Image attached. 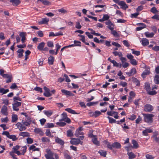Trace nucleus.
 <instances>
[{
  "label": "nucleus",
  "mask_w": 159,
  "mask_h": 159,
  "mask_svg": "<svg viewBox=\"0 0 159 159\" xmlns=\"http://www.w3.org/2000/svg\"><path fill=\"white\" fill-rule=\"evenodd\" d=\"M26 121L24 120H22L21 122L17 123L16 125L19 129L20 131L25 130L26 129V126H30L32 122V120L30 117H27Z\"/></svg>",
  "instance_id": "nucleus-1"
},
{
  "label": "nucleus",
  "mask_w": 159,
  "mask_h": 159,
  "mask_svg": "<svg viewBox=\"0 0 159 159\" xmlns=\"http://www.w3.org/2000/svg\"><path fill=\"white\" fill-rule=\"evenodd\" d=\"M20 146L18 145H16L14 146L12 148V150L9 152V155L11 156L13 159H17L16 155L14 153H15L18 155L20 156L21 155V152L18 150L20 148Z\"/></svg>",
  "instance_id": "nucleus-2"
},
{
  "label": "nucleus",
  "mask_w": 159,
  "mask_h": 159,
  "mask_svg": "<svg viewBox=\"0 0 159 159\" xmlns=\"http://www.w3.org/2000/svg\"><path fill=\"white\" fill-rule=\"evenodd\" d=\"M144 121L148 123H151L153 122V118L154 115L151 114H143Z\"/></svg>",
  "instance_id": "nucleus-3"
},
{
  "label": "nucleus",
  "mask_w": 159,
  "mask_h": 159,
  "mask_svg": "<svg viewBox=\"0 0 159 159\" xmlns=\"http://www.w3.org/2000/svg\"><path fill=\"white\" fill-rule=\"evenodd\" d=\"M144 89L147 92V93L150 95H153L157 94V92L155 90H151V88L149 83L145 84Z\"/></svg>",
  "instance_id": "nucleus-4"
},
{
  "label": "nucleus",
  "mask_w": 159,
  "mask_h": 159,
  "mask_svg": "<svg viewBox=\"0 0 159 159\" xmlns=\"http://www.w3.org/2000/svg\"><path fill=\"white\" fill-rule=\"evenodd\" d=\"M45 43L44 42H42L39 43L37 46V48L40 51H48V48L47 47L44 48Z\"/></svg>",
  "instance_id": "nucleus-5"
},
{
  "label": "nucleus",
  "mask_w": 159,
  "mask_h": 159,
  "mask_svg": "<svg viewBox=\"0 0 159 159\" xmlns=\"http://www.w3.org/2000/svg\"><path fill=\"white\" fill-rule=\"evenodd\" d=\"M46 152L47 154H45V156L47 159H54V153L50 149H47Z\"/></svg>",
  "instance_id": "nucleus-6"
},
{
  "label": "nucleus",
  "mask_w": 159,
  "mask_h": 159,
  "mask_svg": "<svg viewBox=\"0 0 159 159\" xmlns=\"http://www.w3.org/2000/svg\"><path fill=\"white\" fill-rule=\"evenodd\" d=\"M107 114L109 116H112L116 119H119V117L118 116V112L116 111H107Z\"/></svg>",
  "instance_id": "nucleus-7"
},
{
  "label": "nucleus",
  "mask_w": 159,
  "mask_h": 159,
  "mask_svg": "<svg viewBox=\"0 0 159 159\" xmlns=\"http://www.w3.org/2000/svg\"><path fill=\"white\" fill-rule=\"evenodd\" d=\"M153 110V107L150 104H147L144 106V110L145 111L150 112Z\"/></svg>",
  "instance_id": "nucleus-8"
},
{
  "label": "nucleus",
  "mask_w": 159,
  "mask_h": 159,
  "mask_svg": "<svg viewBox=\"0 0 159 159\" xmlns=\"http://www.w3.org/2000/svg\"><path fill=\"white\" fill-rule=\"evenodd\" d=\"M61 91L62 93L66 95L67 97H68L69 96H74V94H73L70 91L65 89H62Z\"/></svg>",
  "instance_id": "nucleus-9"
},
{
  "label": "nucleus",
  "mask_w": 159,
  "mask_h": 159,
  "mask_svg": "<svg viewBox=\"0 0 159 159\" xmlns=\"http://www.w3.org/2000/svg\"><path fill=\"white\" fill-rule=\"evenodd\" d=\"M81 142V144L82 145V142H81L80 139H73L70 141V143L71 144L75 145H77Z\"/></svg>",
  "instance_id": "nucleus-10"
},
{
  "label": "nucleus",
  "mask_w": 159,
  "mask_h": 159,
  "mask_svg": "<svg viewBox=\"0 0 159 159\" xmlns=\"http://www.w3.org/2000/svg\"><path fill=\"white\" fill-rule=\"evenodd\" d=\"M1 113L5 116H7L8 115L7 108L6 106L3 105L2 106L1 110Z\"/></svg>",
  "instance_id": "nucleus-11"
},
{
  "label": "nucleus",
  "mask_w": 159,
  "mask_h": 159,
  "mask_svg": "<svg viewBox=\"0 0 159 159\" xmlns=\"http://www.w3.org/2000/svg\"><path fill=\"white\" fill-rule=\"evenodd\" d=\"M91 116H94L96 118L101 114V112L98 111H96L94 112H90L89 113Z\"/></svg>",
  "instance_id": "nucleus-12"
},
{
  "label": "nucleus",
  "mask_w": 159,
  "mask_h": 159,
  "mask_svg": "<svg viewBox=\"0 0 159 159\" xmlns=\"http://www.w3.org/2000/svg\"><path fill=\"white\" fill-rule=\"evenodd\" d=\"M136 73V69L134 68H132L129 72H126V74L128 76L134 75Z\"/></svg>",
  "instance_id": "nucleus-13"
},
{
  "label": "nucleus",
  "mask_w": 159,
  "mask_h": 159,
  "mask_svg": "<svg viewBox=\"0 0 159 159\" xmlns=\"http://www.w3.org/2000/svg\"><path fill=\"white\" fill-rule=\"evenodd\" d=\"M82 129V127H80L78 129H77L75 134V135L76 137H78L79 135L84 134V133L83 132L80 133V132H81Z\"/></svg>",
  "instance_id": "nucleus-14"
},
{
  "label": "nucleus",
  "mask_w": 159,
  "mask_h": 159,
  "mask_svg": "<svg viewBox=\"0 0 159 159\" xmlns=\"http://www.w3.org/2000/svg\"><path fill=\"white\" fill-rule=\"evenodd\" d=\"M137 25H141L142 26H140V27H137L136 28V31H140V30H142L143 29L145 28L146 26V25L143 23H139L138 24H137Z\"/></svg>",
  "instance_id": "nucleus-15"
},
{
  "label": "nucleus",
  "mask_w": 159,
  "mask_h": 159,
  "mask_svg": "<svg viewBox=\"0 0 159 159\" xmlns=\"http://www.w3.org/2000/svg\"><path fill=\"white\" fill-rule=\"evenodd\" d=\"M19 35L21 38V41L22 43H24L25 42V41L26 39V33L21 32L20 33Z\"/></svg>",
  "instance_id": "nucleus-16"
},
{
  "label": "nucleus",
  "mask_w": 159,
  "mask_h": 159,
  "mask_svg": "<svg viewBox=\"0 0 159 159\" xmlns=\"http://www.w3.org/2000/svg\"><path fill=\"white\" fill-rule=\"evenodd\" d=\"M132 143L133 145L130 146V147L136 149L139 147V145L137 141L134 140H133L132 141Z\"/></svg>",
  "instance_id": "nucleus-17"
},
{
  "label": "nucleus",
  "mask_w": 159,
  "mask_h": 159,
  "mask_svg": "<svg viewBox=\"0 0 159 159\" xmlns=\"http://www.w3.org/2000/svg\"><path fill=\"white\" fill-rule=\"evenodd\" d=\"M119 5L121 6V8L124 10H126L128 8V6L124 1H121Z\"/></svg>",
  "instance_id": "nucleus-18"
},
{
  "label": "nucleus",
  "mask_w": 159,
  "mask_h": 159,
  "mask_svg": "<svg viewBox=\"0 0 159 159\" xmlns=\"http://www.w3.org/2000/svg\"><path fill=\"white\" fill-rule=\"evenodd\" d=\"M10 2L12 3L14 6H17L20 3V0H10Z\"/></svg>",
  "instance_id": "nucleus-19"
},
{
  "label": "nucleus",
  "mask_w": 159,
  "mask_h": 159,
  "mask_svg": "<svg viewBox=\"0 0 159 159\" xmlns=\"http://www.w3.org/2000/svg\"><path fill=\"white\" fill-rule=\"evenodd\" d=\"M141 42L142 45L144 46H147L149 44L148 40L146 38H143Z\"/></svg>",
  "instance_id": "nucleus-20"
},
{
  "label": "nucleus",
  "mask_w": 159,
  "mask_h": 159,
  "mask_svg": "<svg viewBox=\"0 0 159 159\" xmlns=\"http://www.w3.org/2000/svg\"><path fill=\"white\" fill-rule=\"evenodd\" d=\"M112 147L113 148L120 149L121 148V145L120 143L118 142H115L112 143Z\"/></svg>",
  "instance_id": "nucleus-21"
},
{
  "label": "nucleus",
  "mask_w": 159,
  "mask_h": 159,
  "mask_svg": "<svg viewBox=\"0 0 159 159\" xmlns=\"http://www.w3.org/2000/svg\"><path fill=\"white\" fill-rule=\"evenodd\" d=\"M55 142L61 145H63L64 144V142L62 139H60L58 137H57L55 139Z\"/></svg>",
  "instance_id": "nucleus-22"
},
{
  "label": "nucleus",
  "mask_w": 159,
  "mask_h": 159,
  "mask_svg": "<svg viewBox=\"0 0 159 159\" xmlns=\"http://www.w3.org/2000/svg\"><path fill=\"white\" fill-rule=\"evenodd\" d=\"M104 143L107 145V147L110 150L113 149V147H112V144H111V143L107 140H105Z\"/></svg>",
  "instance_id": "nucleus-23"
},
{
  "label": "nucleus",
  "mask_w": 159,
  "mask_h": 159,
  "mask_svg": "<svg viewBox=\"0 0 159 159\" xmlns=\"http://www.w3.org/2000/svg\"><path fill=\"white\" fill-rule=\"evenodd\" d=\"M127 154L129 156V159H133L136 157V155L132 152H128Z\"/></svg>",
  "instance_id": "nucleus-24"
},
{
  "label": "nucleus",
  "mask_w": 159,
  "mask_h": 159,
  "mask_svg": "<svg viewBox=\"0 0 159 159\" xmlns=\"http://www.w3.org/2000/svg\"><path fill=\"white\" fill-rule=\"evenodd\" d=\"M54 61V57L51 56H49L48 58V62L49 65H52L53 64Z\"/></svg>",
  "instance_id": "nucleus-25"
},
{
  "label": "nucleus",
  "mask_w": 159,
  "mask_h": 159,
  "mask_svg": "<svg viewBox=\"0 0 159 159\" xmlns=\"http://www.w3.org/2000/svg\"><path fill=\"white\" fill-rule=\"evenodd\" d=\"M29 150L30 151L32 150V151H39L40 150V148H36V147L33 144L31 145L29 148Z\"/></svg>",
  "instance_id": "nucleus-26"
},
{
  "label": "nucleus",
  "mask_w": 159,
  "mask_h": 159,
  "mask_svg": "<svg viewBox=\"0 0 159 159\" xmlns=\"http://www.w3.org/2000/svg\"><path fill=\"white\" fill-rule=\"evenodd\" d=\"M49 20L47 18H44L42 19V20L39 23L41 24H47L48 23Z\"/></svg>",
  "instance_id": "nucleus-27"
},
{
  "label": "nucleus",
  "mask_w": 159,
  "mask_h": 159,
  "mask_svg": "<svg viewBox=\"0 0 159 159\" xmlns=\"http://www.w3.org/2000/svg\"><path fill=\"white\" fill-rule=\"evenodd\" d=\"M65 110L66 111H67L69 113H70L72 114H79V113H76L74 110L70 108H66L65 109Z\"/></svg>",
  "instance_id": "nucleus-28"
},
{
  "label": "nucleus",
  "mask_w": 159,
  "mask_h": 159,
  "mask_svg": "<svg viewBox=\"0 0 159 159\" xmlns=\"http://www.w3.org/2000/svg\"><path fill=\"white\" fill-rule=\"evenodd\" d=\"M158 134L157 132L154 133L152 137L153 138L154 140L157 142H159V137H157V135Z\"/></svg>",
  "instance_id": "nucleus-29"
},
{
  "label": "nucleus",
  "mask_w": 159,
  "mask_h": 159,
  "mask_svg": "<svg viewBox=\"0 0 159 159\" xmlns=\"http://www.w3.org/2000/svg\"><path fill=\"white\" fill-rule=\"evenodd\" d=\"M19 135L22 136L23 137H27L30 136V135L28 132H20L19 134Z\"/></svg>",
  "instance_id": "nucleus-30"
},
{
  "label": "nucleus",
  "mask_w": 159,
  "mask_h": 159,
  "mask_svg": "<svg viewBox=\"0 0 159 159\" xmlns=\"http://www.w3.org/2000/svg\"><path fill=\"white\" fill-rule=\"evenodd\" d=\"M92 140L93 143L95 145H99V143L98 141L97 140V138H96V136H95L93 138Z\"/></svg>",
  "instance_id": "nucleus-31"
},
{
  "label": "nucleus",
  "mask_w": 159,
  "mask_h": 159,
  "mask_svg": "<svg viewBox=\"0 0 159 159\" xmlns=\"http://www.w3.org/2000/svg\"><path fill=\"white\" fill-rule=\"evenodd\" d=\"M17 116L16 114H12L11 117V122L13 123L16 122L18 120Z\"/></svg>",
  "instance_id": "nucleus-32"
},
{
  "label": "nucleus",
  "mask_w": 159,
  "mask_h": 159,
  "mask_svg": "<svg viewBox=\"0 0 159 159\" xmlns=\"http://www.w3.org/2000/svg\"><path fill=\"white\" fill-rule=\"evenodd\" d=\"M43 113L45 115H46L48 117H49L52 115L53 112L51 110H44L43 111Z\"/></svg>",
  "instance_id": "nucleus-33"
},
{
  "label": "nucleus",
  "mask_w": 159,
  "mask_h": 159,
  "mask_svg": "<svg viewBox=\"0 0 159 159\" xmlns=\"http://www.w3.org/2000/svg\"><path fill=\"white\" fill-rule=\"evenodd\" d=\"M17 52L19 53L18 57L19 58H21L23 56V53L24 51L23 49H19L17 51Z\"/></svg>",
  "instance_id": "nucleus-34"
},
{
  "label": "nucleus",
  "mask_w": 159,
  "mask_h": 159,
  "mask_svg": "<svg viewBox=\"0 0 159 159\" xmlns=\"http://www.w3.org/2000/svg\"><path fill=\"white\" fill-rule=\"evenodd\" d=\"M144 34L147 38H152L153 37L154 33L152 32L149 33L148 32H146L144 33Z\"/></svg>",
  "instance_id": "nucleus-35"
},
{
  "label": "nucleus",
  "mask_w": 159,
  "mask_h": 159,
  "mask_svg": "<svg viewBox=\"0 0 159 159\" xmlns=\"http://www.w3.org/2000/svg\"><path fill=\"white\" fill-rule=\"evenodd\" d=\"M112 53L115 56H118L119 57L123 56L122 52H120L114 51L112 52Z\"/></svg>",
  "instance_id": "nucleus-36"
},
{
  "label": "nucleus",
  "mask_w": 159,
  "mask_h": 159,
  "mask_svg": "<svg viewBox=\"0 0 159 159\" xmlns=\"http://www.w3.org/2000/svg\"><path fill=\"white\" fill-rule=\"evenodd\" d=\"M8 89H5L3 88H0V93L2 94H5L9 92Z\"/></svg>",
  "instance_id": "nucleus-37"
},
{
  "label": "nucleus",
  "mask_w": 159,
  "mask_h": 159,
  "mask_svg": "<svg viewBox=\"0 0 159 159\" xmlns=\"http://www.w3.org/2000/svg\"><path fill=\"white\" fill-rule=\"evenodd\" d=\"M107 118L109 120V123L112 124L113 123H115L116 122V120L112 117L108 116L107 117Z\"/></svg>",
  "instance_id": "nucleus-38"
},
{
  "label": "nucleus",
  "mask_w": 159,
  "mask_h": 159,
  "mask_svg": "<svg viewBox=\"0 0 159 159\" xmlns=\"http://www.w3.org/2000/svg\"><path fill=\"white\" fill-rule=\"evenodd\" d=\"M67 136L68 137H73L74 135L71 129H68L67 131Z\"/></svg>",
  "instance_id": "nucleus-39"
},
{
  "label": "nucleus",
  "mask_w": 159,
  "mask_h": 159,
  "mask_svg": "<svg viewBox=\"0 0 159 159\" xmlns=\"http://www.w3.org/2000/svg\"><path fill=\"white\" fill-rule=\"evenodd\" d=\"M98 153L100 154V155L102 156H103L104 157H106L107 155V152L106 151H105L102 150H100L98 151Z\"/></svg>",
  "instance_id": "nucleus-40"
},
{
  "label": "nucleus",
  "mask_w": 159,
  "mask_h": 159,
  "mask_svg": "<svg viewBox=\"0 0 159 159\" xmlns=\"http://www.w3.org/2000/svg\"><path fill=\"white\" fill-rule=\"evenodd\" d=\"M132 78L133 81L136 84L137 86H138L140 85V82L136 78L134 77H133Z\"/></svg>",
  "instance_id": "nucleus-41"
},
{
  "label": "nucleus",
  "mask_w": 159,
  "mask_h": 159,
  "mask_svg": "<svg viewBox=\"0 0 159 159\" xmlns=\"http://www.w3.org/2000/svg\"><path fill=\"white\" fill-rule=\"evenodd\" d=\"M154 83L156 84H159V75H156L154 78Z\"/></svg>",
  "instance_id": "nucleus-42"
},
{
  "label": "nucleus",
  "mask_w": 159,
  "mask_h": 159,
  "mask_svg": "<svg viewBox=\"0 0 159 159\" xmlns=\"http://www.w3.org/2000/svg\"><path fill=\"white\" fill-rule=\"evenodd\" d=\"M8 138L11 139L12 141H15L17 140L18 138L16 137L15 135H10Z\"/></svg>",
  "instance_id": "nucleus-43"
},
{
  "label": "nucleus",
  "mask_w": 159,
  "mask_h": 159,
  "mask_svg": "<svg viewBox=\"0 0 159 159\" xmlns=\"http://www.w3.org/2000/svg\"><path fill=\"white\" fill-rule=\"evenodd\" d=\"M131 50L133 54H134L137 56H139L140 54V52L139 51H135L133 49H131Z\"/></svg>",
  "instance_id": "nucleus-44"
},
{
  "label": "nucleus",
  "mask_w": 159,
  "mask_h": 159,
  "mask_svg": "<svg viewBox=\"0 0 159 159\" xmlns=\"http://www.w3.org/2000/svg\"><path fill=\"white\" fill-rule=\"evenodd\" d=\"M62 118L60 121L64 120L67 117V114L66 112H63L61 114Z\"/></svg>",
  "instance_id": "nucleus-45"
},
{
  "label": "nucleus",
  "mask_w": 159,
  "mask_h": 159,
  "mask_svg": "<svg viewBox=\"0 0 159 159\" xmlns=\"http://www.w3.org/2000/svg\"><path fill=\"white\" fill-rule=\"evenodd\" d=\"M111 34L115 37H118L119 36L118 33L115 30H111Z\"/></svg>",
  "instance_id": "nucleus-46"
},
{
  "label": "nucleus",
  "mask_w": 159,
  "mask_h": 159,
  "mask_svg": "<svg viewBox=\"0 0 159 159\" xmlns=\"http://www.w3.org/2000/svg\"><path fill=\"white\" fill-rule=\"evenodd\" d=\"M48 47L50 48H53L54 47L53 42L52 41H48L47 43Z\"/></svg>",
  "instance_id": "nucleus-47"
},
{
  "label": "nucleus",
  "mask_w": 159,
  "mask_h": 159,
  "mask_svg": "<svg viewBox=\"0 0 159 159\" xmlns=\"http://www.w3.org/2000/svg\"><path fill=\"white\" fill-rule=\"evenodd\" d=\"M41 2L44 5H49V2L47 0H38Z\"/></svg>",
  "instance_id": "nucleus-48"
},
{
  "label": "nucleus",
  "mask_w": 159,
  "mask_h": 159,
  "mask_svg": "<svg viewBox=\"0 0 159 159\" xmlns=\"http://www.w3.org/2000/svg\"><path fill=\"white\" fill-rule=\"evenodd\" d=\"M98 102H91L87 103L86 105L88 107H91L93 106L94 105L97 104Z\"/></svg>",
  "instance_id": "nucleus-49"
},
{
  "label": "nucleus",
  "mask_w": 159,
  "mask_h": 159,
  "mask_svg": "<svg viewBox=\"0 0 159 159\" xmlns=\"http://www.w3.org/2000/svg\"><path fill=\"white\" fill-rule=\"evenodd\" d=\"M41 140L43 142H50V139L45 137H43L41 139Z\"/></svg>",
  "instance_id": "nucleus-50"
},
{
  "label": "nucleus",
  "mask_w": 159,
  "mask_h": 159,
  "mask_svg": "<svg viewBox=\"0 0 159 159\" xmlns=\"http://www.w3.org/2000/svg\"><path fill=\"white\" fill-rule=\"evenodd\" d=\"M56 124L61 127L65 126L66 125V123L64 122H57Z\"/></svg>",
  "instance_id": "nucleus-51"
},
{
  "label": "nucleus",
  "mask_w": 159,
  "mask_h": 159,
  "mask_svg": "<svg viewBox=\"0 0 159 159\" xmlns=\"http://www.w3.org/2000/svg\"><path fill=\"white\" fill-rule=\"evenodd\" d=\"M131 64L134 65L136 66L137 64V61L134 58L130 61Z\"/></svg>",
  "instance_id": "nucleus-52"
},
{
  "label": "nucleus",
  "mask_w": 159,
  "mask_h": 159,
  "mask_svg": "<svg viewBox=\"0 0 159 159\" xmlns=\"http://www.w3.org/2000/svg\"><path fill=\"white\" fill-rule=\"evenodd\" d=\"M27 143L30 144L33 143V140L31 138L28 137L26 139Z\"/></svg>",
  "instance_id": "nucleus-53"
},
{
  "label": "nucleus",
  "mask_w": 159,
  "mask_h": 159,
  "mask_svg": "<svg viewBox=\"0 0 159 159\" xmlns=\"http://www.w3.org/2000/svg\"><path fill=\"white\" fill-rule=\"evenodd\" d=\"M64 80H65L67 82H69L70 81V80L68 76L66 74H64Z\"/></svg>",
  "instance_id": "nucleus-54"
},
{
  "label": "nucleus",
  "mask_w": 159,
  "mask_h": 159,
  "mask_svg": "<svg viewBox=\"0 0 159 159\" xmlns=\"http://www.w3.org/2000/svg\"><path fill=\"white\" fill-rule=\"evenodd\" d=\"M123 43L124 45L127 47H129L130 46V45L127 40H124L123 41Z\"/></svg>",
  "instance_id": "nucleus-55"
},
{
  "label": "nucleus",
  "mask_w": 159,
  "mask_h": 159,
  "mask_svg": "<svg viewBox=\"0 0 159 159\" xmlns=\"http://www.w3.org/2000/svg\"><path fill=\"white\" fill-rule=\"evenodd\" d=\"M150 11L151 12L154 14H156L158 12V11L157 10L156 8L155 7H152Z\"/></svg>",
  "instance_id": "nucleus-56"
},
{
  "label": "nucleus",
  "mask_w": 159,
  "mask_h": 159,
  "mask_svg": "<svg viewBox=\"0 0 159 159\" xmlns=\"http://www.w3.org/2000/svg\"><path fill=\"white\" fill-rule=\"evenodd\" d=\"M146 159H154V157L151 155L147 154L145 155Z\"/></svg>",
  "instance_id": "nucleus-57"
},
{
  "label": "nucleus",
  "mask_w": 159,
  "mask_h": 159,
  "mask_svg": "<svg viewBox=\"0 0 159 159\" xmlns=\"http://www.w3.org/2000/svg\"><path fill=\"white\" fill-rule=\"evenodd\" d=\"M46 128H52L54 127V125L53 123H48L46 125Z\"/></svg>",
  "instance_id": "nucleus-58"
},
{
  "label": "nucleus",
  "mask_w": 159,
  "mask_h": 159,
  "mask_svg": "<svg viewBox=\"0 0 159 159\" xmlns=\"http://www.w3.org/2000/svg\"><path fill=\"white\" fill-rule=\"evenodd\" d=\"M43 95L46 97H49L52 96V94L50 93V92H44L43 93Z\"/></svg>",
  "instance_id": "nucleus-59"
},
{
  "label": "nucleus",
  "mask_w": 159,
  "mask_h": 159,
  "mask_svg": "<svg viewBox=\"0 0 159 159\" xmlns=\"http://www.w3.org/2000/svg\"><path fill=\"white\" fill-rule=\"evenodd\" d=\"M23 148L22 150V152L21 153V155H24L26 152V150L27 148V147L26 146H25L23 147Z\"/></svg>",
  "instance_id": "nucleus-60"
},
{
  "label": "nucleus",
  "mask_w": 159,
  "mask_h": 159,
  "mask_svg": "<svg viewBox=\"0 0 159 159\" xmlns=\"http://www.w3.org/2000/svg\"><path fill=\"white\" fill-rule=\"evenodd\" d=\"M34 90L36 91L39 92L40 93H42L43 92L42 89L39 87H36L34 89Z\"/></svg>",
  "instance_id": "nucleus-61"
},
{
  "label": "nucleus",
  "mask_w": 159,
  "mask_h": 159,
  "mask_svg": "<svg viewBox=\"0 0 159 159\" xmlns=\"http://www.w3.org/2000/svg\"><path fill=\"white\" fill-rule=\"evenodd\" d=\"M111 44L112 45L115 46L117 47L120 48L121 47L120 44L115 42H112Z\"/></svg>",
  "instance_id": "nucleus-62"
},
{
  "label": "nucleus",
  "mask_w": 159,
  "mask_h": 159,
  "mask_svg": "<svg viewBox=\"0 0 159 159\" xmlns=\"http://www.w3.org/2000/svg\"><path fill=\"white\" fill-rule=\"evenodd\" d=\"M139 13H135L131 14V17L132 18H136L139 15Z\"/></svg>",
  "instance_id": "nucleus-63"
},
{
  "label": "nucleus",
  "mask_w": 159,
  "mask_h": 159,
  "mask_svg": "<svg viewBox=\"0 0 159 159\" xmlns=\"http://www.w3.org/2000/svg\"><path fill=\"white\" fill-rule=\"evenodd\" d=\"M136 118V116L134 114L132 115L129 118H128V119L130 120L133 121Z\"/></svg>",
  "instance_id": "nucleus-64"
}]
</instances>
